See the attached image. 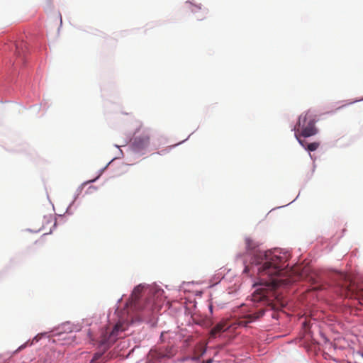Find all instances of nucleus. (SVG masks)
Wrapping results in <instances>:
<instances>
[{
    "label": "nucleus",
    "mask_w": 363,
    "mask_h": 363,
    "mask_svg": "<svg viewBox=\"0 0 363 363\" xmlns=\"http://www.w3.org/2000/svg\"><path fill=\"white\" fill-rule=\"evenodd\" d=\"M245 244L247 253L252 255V263L259 265L257 269L258 274L264 281L257 284L259 287L253 292L252 300L254 302H262L264 306L270 307L272 310H277L278 307L272 298L274 296V291L277 287L281 284H288L289 282L287 279L277 277L284 273L289 255L281 252L279 250L274 251L257 250L259 246V242L250 237L245 238Z\"/></svg>",
    "instance_id": "1"
},
{
    "label": "nucleus",
    "mask_w": 363,
    "mask_h": 363,
    "mask_svg": "<svg viewBox=\"0 0 363 363\" xmlns=\"http://www.w3.org/2000/svg\"><path fill=\"white\" fill-rule=\"evenodd\" d=\"M315 116L309 111L301 113L294 126L295 137L302 147H305L304 140L300 139V135L308 138L318 133L315 127Z\"/></svg>",
    "instance_id": "2"
},
{
    "label": "nucleus",
    "mask_w": 363,
    "mask_h": 363,
    "mask_svg": "<svg viewBox=\"0 0 363 363\" xmlns=\"http://www.w3.org/2000/svg\"><path fill=\"white\" fill-rule=\"evenodd\" d=\"M125 328H123V325L121 323H117L112 331L110 333L108 337L105 335L102 339L99 340L100 346H103L104 349H107V347L113 344L118 335V333L121 331H123Z\"/></svg>",
    "instance_id": "3"
},
{
    "label": "nucleus",
    "mask_w": 363,
    "mask_h": 363,
    "mask_svg": "<svg viewBox=\"0 0 363 363\" xmlns=\"http://www.w3.org/2000/svg\"><path fill=\"white\" fill-rule=\"evenodd\" d=\"M150 136L147 134L135 137L132 143L133 150L140 152L145 150L150 145Z\"/></svg>",
    "instance_id": "4"
},
{
    "label": "nucleus",
    "mask_w": 363,
    "mask_h": 363,
    "mask_svg": "<svg viewBox=\"0 0 363 363\" xmlns=\"http://www.w3.org/2000/svg\"><path fill=\"white\" fill-rule=\"evenodd\" d=\"M266 311L265 308H260L257 311L249 313L243 317L242 320L239 321V325L246 327L248 323L255 321L262 317Z\"/></svg>",
    "instance_id": "5"
},
{
    "label": "nucleus",
    "mask_w": 363,
    "mask_h": 363,
    "mask_svg": "<svg viewBox=\"0 0 363 363\" xmlns=\"http://www.w3.org/2000/svg\"><path fill=\"white\" fill-rule=\"evenodd\" d=\"M143 286L141 285H138L133 291V293L130 296V303L133 306H134L135 308L139 309V306L138 303V300L141 296V293L143 289Z\"/></svg>",
    "instance_id": "6"
},
{
    "label": "nucleus",
    "mask_w": 363,
    "mask_h": 363,
    "mask_svg": "<svg viewBox=\"0 0 363 363\" xmlns=\"http://www.w3.org/2000/svg\"><path fill=\"white\" fill-rule=\"evenodd\" d=\"M229 328L230 325L226 321L220 322L211 329L210 335L212 337H216L220 333L225 331Z\"/></svg>",
    "instance_id": "7"
},
{
    "label": "nucleus",
    "mask_w": 363,
    "mask_h": 363,
    "mask_svg": "<svg viewBox=\"0 0 363 363\" xmlns=\"http://www.w3.org/2000/svg\"><path fill=\"white\" fill-rule=\"evenodd\" d=\"M28 50L27 43L21 41L16 44V55L18 57H20L21 55H23Z\"/></svg>",
    "instance_id": "8"
},
{
    "label": "nucleus",
    "mask_w": 363,
    "mask_h": 363,
    "mask_svg": "<svg viewBox=\"0 0 363 363\" xmlns=\"http://www.w3.org/2000/svg\"><path fill=\"white\" fill-rule=\"evenodd\" d=\"M150 354L152 355V357L155 358H163L167 356V354L161 350V349L159 350H151L150 351Z\"/></svg>",
    "instance_id": "9"
},
{
    "label": "nucleus",
    "mask_w": 363,
    "mask_h": 363,
    "mask_svg": "<svg viewBox=\"0 0 363 363\" xmlns=\"http://www.w3.org/2000/svg\"><path fill=\"white\" fill-rule=\"evenodd\" d=\"M304 145H305V147H303L304 148H306V150H308L310 152H313V151L316 150L319 147L320 143L313 142V143L307 144L306 142L304 141Z\"/></svg>",
    "instance_id": "10"
},
{
    "label": "nucleus",
    "mask_w": 363,
    "mask_h": 363,
    "mask_svg": "<svg viewBox=\"0 0 363 363\" xmlns=\"http://www.w3.org/2000/svg\"><path fill=\"white\" fill-rule=\"evenodd\" d=\"M352 296L357 299H363V286L357 288L356 292L352 294Z\"/></svg>",
    "instance_id": "11"
},
{
    "label": "nucleus",
    "mask_w": 363,
    "mask_h": 363,
    "mask_svg": "<svg viewBox=\"0 0 363 363\" xmlns=\"http://www.w3.org/2000/svg\"><path fill=\"white\" fill-rule=\"evenodd\" d=\"M191 11H196V10H201V8L200 6H194V5H191Z\"/></svg>",
    "instance_id": "12"
},
{
    "label": "nucleus",
    "mask_w": 363,
    "mask_h": 363,
    "mask_svg": "<svg viewBox=\"0 0 363 363\" xmlns=\"http://www.w3.org/2000/svg\"><path fill=\"white\" fill-rule=\"evenodd\" d=\"M206 16L205 15H202L201 16H198L197 17V20L199 21H201L203 20V18H205Z\"/></svg>",
    "instance_id": "13"
},
{
    "label": "nucleus",
    "mask_w": 363,
    "mask_h": 363,
    "mask_svg": "<svg viewBox=\"0 0 363 363\" xmlns=\"http://www.w3.org/2000/svg\"><path fill=\"white\" fill-rule=\"evenodd\" d=\"M248 271H249V269H248V267L247 266V267H245V269H244V272H245V273H247V272H248Z\"/></svg>",
    "instance_id": "14"
},
{
    "label": "nucleus",
    "mask_w": 363,
    "mask_h": 363,
    "mask_svg": "<svg viewBox=\"0 0 363 363\" xmlns=\"http://www.w3.org/2000/svg\"><path fill=\"white\" fill-rule=\"evenodd\" d=\"M213 360L211 359H209L206 361V363H212Z\"/></svg>",
    "instance_id": "15"
},
{
    "label": "nucleus",
    "mask_w": 363,
    "mask_h": 363,
    "mask_svg": "<svg viewBox=\"0 0 363 363\" xmlns=\"http://www.w3.org/2000/svg\"><path fill=\"white\" fill-rule=\"evenodd\" d=\"M360 100H363V97Z\"/></svg>",
    "instance_id": "16"
},
{
    "label": "nucleus",
    "mask_w": 363,
    "mask_h": 363,
    "mask_svg": "<svg viewBox=\"0 0 363 363\" xmlns=\"http://www.w3.org/2000/svg\"><path fill=\"white\" fill-rule=\"evenodd\" d=\"M362 357H363V353H362Z\"/></svg>",
    "instance_id": "17"
}]
</instances>
